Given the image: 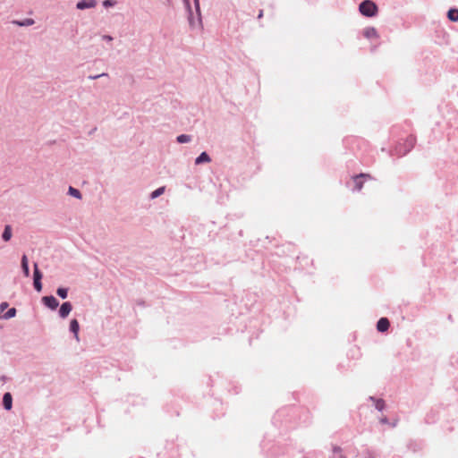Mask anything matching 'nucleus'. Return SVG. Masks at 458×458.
Returning a JSON list of instances; mask_svg holds the SVG:
<instances>
[{
  "instance_id": "1",
  "label": "nucleus",
  "mask_w": 458,
  "mask_h": 458,
  "mask_svg": "<svg viewBox=\"0 0 458 458\" xmlns=\"http://www.w3.org/2000/svg\"><path fill=\"white\" fill-rule=\"evenodd\" d=\"M359 10L364 16L373 17L377 13V7L376 4L370 0H365L360 3Z\"/></svg>"
},
{
  "instance_id": "2",
  "label": "nucleus",
  "mask_w": 458,
  "mask_h": 458,
  "mask_svg": "<svg viewBox=\"0 0 458 458\" xmlns=\"http://www.w3.org/2000/svg\"><path fill=\"white\" fill-rule=\"evenodd\" d=\"M416 138L414 136H409L404 140V147L402 148L401 145L396 148V151L399 155L403 156L408 153L415 145Z\"/></svg>"
},
{
  "instance_id": "3",
  "label": "nucleus",
  "mask_w": 458,
  "mask_h": 458,
  "mask_svg": "<svg viewBox=\"0 0 458 458\" xmlns=\"http://www.w3.org/2000/svg\"><path fill=\"white\" fill-rule=\"evenodd\" d=\"M365 178H371L369 174H360L356 176H354L353 182H354V190L360 191L363 187V179Z\"/></svg>"
},
{
  "instance_id": "4",
  "label": "nucleus",
  "mask_w": 458,
  "mask_h": 458,
  "mask_svg": "<svg viewBox=\"0 0 458 458\" xmlns=\"http://www.w3.org/2000/svg\"><path fill=\"white\" fill-rule=\"evenodd\" d=\"M42 302L51 310H55L59 305L58 301L54 296H44Z\"/></svg>"
},
{
  "instance_id": "5",
  "label": "nucleus",
  "mask_w": 458,
  "mask_h": 458,
  "mask_svg": "<svg viewBox=\"0 0 458 458\" xmlns=\"http://www.w3.org/2000/svg\"><path fill=\"white\" fill-rule=\"evenodd\" d=\"M362 34L368 39H377L378 38V34L376 29L373 27H368L364 29Z\"/></svg>"
},
{
  "instance_id": "6",
  "label": "nucleus",
  "mask_w": 458,
  "mask_h": 458,
  "mask_svg": "<svg viewBox=\"0 0 458 458\" xmlns=\"http://www.w3.org/2000/svg\"><path fill=\"white\" fill-rule=\"evenodd\" d=\"M72 309V306L70 302H64L61 307H60V310H59V315L61 318H66L69 313L71 312Z\"/></svg>"
},
{
  "instance_id": "7",
  "label": "nucleus",
  "mask_w": 458,
  "mask_h": 458,
  "mask_svg": "<svg viewBox=\"0 0 458 458\" xmlns=\"http://www.w3.org/2000/svg\"><path fill=\"white\" fill-rule=\"evenodd\" d=\"M390 323L386 318H381L377 324V329L379 332H386L389 328Z\"/></svg>"
},
{
  "instance_id": "8",
  "label": "nucleus",
  "mask_w": 458,
  "mask_h": 458,
  "mask_svg": "<svg viewBox=\"0 0 458 458\" xmlns=\"http://www.w3.org/2000/svg\"><path fill=\"white\" fill-rule=\"evenodd\" d=\"M96 1L95 0H81L77 4V8L83 10L86 8L95 7Z\"/></svg>"
},
{
  "instance_id": "9",
  "label": "nucleus",
  "mask_w": 458,
  "mask_h": 458,
  "mask_svg": "<svg viewBox=\"0 0 458 458\" xmlns=\"http://www.w3.org/2000/svg\"><path fill=\"white\" fill-rule=\"evenodd\" d=\"M3 405L4 407L10 411L13 407V397L10 393H5L3 397Z\"/></svg>"
},
{
  "instance_id": "10",
  "label": "nucleus",
  "mask_w": 458,
  "mask_h": 458,
  "mask_svg": "<svg viewBox=\"0 0 458 458\" xmlns=\"http://www.w3.org/2000/svg\"><path fill=\"white\" fill-rule=\"evenodd\" d=\"M79 328L80 326L78 321L76 319H72L70 324V329L74 334L76 339H79Z\"/></svg>"
},
{
  "instance_id": "11",
  "label": "nucleus",
  "mask_w": 458,
  "mask_h": 458,
  "mask_svg": "<svg viewBox=\"0 0 458 458\" xmlns=\"http://www.w3.org/2000/svg\"><path fill=\"white\" fill-rule=\"evenodd\" d=\"M208 163L210 162V157L206 152H202L195 160L196 165H199L201 163Z\"/></svg>"
},
{
  "instance_id": "12",
  "label": "nucleus",
  "mask_w": 458,
  "mask_h": 458,
  "mask_svg": "<svg viewBox=\"0 0 458 458\" xmlns=\"http://www.w3.org/2000/svg\"><path fill=\"white\" fill-rule=\"evenodd\" d=\"M21 267L24 272V275L26 276H29L30 275V269H29V264H28V259L26 255H23L21 258Z\"/></svg>"
},
{
  "instance_id": "13",
  "label": "nucleus",
  "mask_w": 458,
  "mask_h": 458,
  "mask_svg": "<svg viewBox=\"0 0 458 458\" xmlns=\"http://www.w3.org/2000/svg\"><path fill=\"white\" fill-rule=\"evenodd\" d=\"M447 17L452 21H458V9H450L447 13Z\"/></svg>"
},
{
  "instance_id": "14",
  "label": "nucleus",
  "mask_w": 458,
  "mask_h": 458,
  "mask_svg": "<svg viewBox=\"0 0 458 458\" xmlns=\"http://www.w3.org/2000/svg\"><path fill=\"white\" fill-rule=\"evenodd\" d=\"M3 239L7 242L11 239L12 237V229H11V226L10 225H6L5 228H4V231L3 233Z\"/></svg>"
},
{
  "instance_id": "15",
  "label": "nucleus",
  "mask_w": 458,
  "mask_h": 458,
  "mask_svg": "<svg viewBox=\"0 0 458 458\" xmlns=\"http://www.w3.org/2000/svg\"><path fill=\"white\" fill-rule=\"evenodd\" d=\"M14 23L18 24L19 26H30V25L34 24V20L28 18L22 21H14Z\"/></svg>"
},
{
  "instance_id": "16",
  "label": "nucleus",
  "mask_w": 458,
  "mask_h": 458,
  "mask_svg": "<svg viewBox=\"0 0 458 458\" xmlns=\"http://www.w3.org/2000/svg\"><path fill=\"white\" fill-rule=\"evenodd\" d=\"M190 140H191V137L186 134H182L177 137V141L179 143H186V142H189Z\"/></svg>"
},
{
  "instance_id": "17",
  "label": "nucleus",
  "mask_w": 458,
  "mask_h": 458,
  "mask_svg": "<svg viewBox=\"0 0 458 458\" xmlns=\"http://www.w3.org/2000/svg\"><path fill=\"white\" fill-rule=\"evenodd\" d=\"M165 191V187H160L158 189H157L156 191H154L152 193H151V198L152 199H156L157 198L158 196H160L161 194H163Z\"/></svg>"
},
{
  "instance_id": "18",
  "label": "nucleus",
  "mask_w": 458,
  "mask_h": 458,
  "mask_svg": "<svg viewBox=\"0 0 458 458\" xmlns=\"http://www.w3.org/2000/svg\"><path fill=\"white\" fill-rule=\"evenodd\" d=\"M69 193H70L72 196L75 197V198H78V199H81V192H80L77 189H75V188H73V187H70V188H69Z\"/></svg>"
},
{
  "instance_id": "19",
  "label": "nucleus",
  "mask_w": 458,
  "mask_h": 458,
  "mask_svg": "<svg viewBox=\"0 0 458 458\" xmlns=\"http://www.w3.org/2000/svg\"><path fill=\"white\" fill-rule=\"evenodd\" d=\"M56 293L63 299L67 297L68 290L66 288H58Z\"/></svg>"
},
{
  "instance_id": "20",
  "label": "nucleus",
  "mask_w": 458,
  "mask_h": 458,
  "mask_svg": "<svg viewBox=\"0 0 458 458\" xmlns=\"http://www.w3.org/2000/svg\"><path fill=\"white\" fill-rule=\"evenodd\" d=\"M15 315H16V310L14 308H12L4 315V318L8 319V318H13Z\"/></svg>"
},
{
  "instance_id": "21",
  "label": "nucleus",
  "mask_w": 458,
  "mask_h": 458,
  "mask_svg": "<svg viewBox=\"0 0 458 458\" xmlns=\"http://www.w3.org/2000/svg\"><path fill=\"white\" fill-rule=\"evenodd\" d=\"M42 278V275L41 273L39 272L38 268V265L35 264L34 265V280H41Z\"/></svg>"
},
{
  "instance_id": "22",
  "label": "nucleus",
  "mask_w": 458,
  "mask_h": 458,
  "mask_svg": "<svg viewBox=\"0 0 458 458\" xmlns=\"http://www.w3.org/2000/svg\"><path fill=\"white\" fill-rule=\"evenodd\" d=\"M376 408L378 411H382L385 408V402L383 400H381V399L377 400V402H376Z\"/></svg>"
},
{
  "instance_id": "23",
  "label": "nucleus",
  "mask_w": 458,
  "mask_h": 458,
  "mask_svg": "<svg viewBox=\"0 0 458 458\" xmlns=\"http://www.w3.org/2000/svg\"><path fill=\"white\" fill-rule=\"evenodd\" d=\"M34 287L38 292H40L42 289L41 280H34Z\"/></svg>"
},
{
  "instance_id": "24",
  "label": "nucleus",
  "mask_w": 458,
  "mask_h": 458,
  "mask_svg": "<svg viewBox=\"0 0 458 458\" xmlns=\"http://www.w3.org/2000/svg\"><path fill=\"white\" fill-rule=\"evenodd\" d=\"M8 307L7 302H2L0 305L1 310H4Z\"/></svg>"
},
{
  "instance_id": "25",
  "label": "nucleus",
  "mask_w": 458,
  "mask_h": 458,
  "mask_svg": "<svg viewBox=\"0 0 458 458\" xmlns=\"http://www.w3.org/2000/svg\"><path fill=\"white\" fill-rule=\"evenodd\" d=\"M103 4H104L105 6H110V5H112V3H111V1H110V0H106V1H104Z\"/></svg>"
},
{
  "instance_id": "26",
  "label": "nucleus",
  "mask_w": 458,
  "mask_h": 458,
  "mask_svg": "<svg viewBox=\"0 0 458 458\" xmlns=\"http://www.w3.org/2000/svg\"><path fill=\"white\" fill-rule=\"evenodd\" d=\"M262 16H263V11L261 10V11L259 12V13L258 18H259V19H260Z\"/></svg>"
},
{
  "instance_id": "27",
  "label": "nucleus",
  "mask_w": 458,
  "mask_h": 458,
  "mask_svg": "<svg viewBox=\"0 0 458 458\" xmlns=\"http://www.w3.org/2000/svg\"><path fill=\"white\" fill-rule=\"evenodd\" d=\"M381 422H382V423H386V422H387V419H386V418H383V419H381Z\"/></svg>"
},
{
  "instance_id": "28",
  "label": "nucleus",
  "mask_w": 458,
  "mask_h": 458,
  "mask_svg": "<svg viewBox=\"0 0 458 458\" xmlns=\"http://www.w3.org/2000/svg\"><path fill=\"white\" fill-rule=\"evenodd\" d=\"M100 76H101V75L90 76L89 78L94 80V79H97V78H98V77H100Z\"/></svg>"
},
{
  "instance_id": "29",
  "label": "nucleus",
  "mask_w": 458,
  "mask_h": 458,
  "mask_svg": "<svg viewBox=\"0 0 458 458\" xmlns=\"http://www.w3.org/2000/svg\"><path fill=\"white\" fill-rule=\"evenodd\" d=\"M105 38H106L108 40H112V38L110 36H106V37H105Z\"/></svg>"
}]
</instances>
